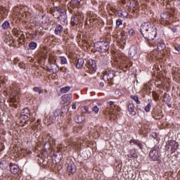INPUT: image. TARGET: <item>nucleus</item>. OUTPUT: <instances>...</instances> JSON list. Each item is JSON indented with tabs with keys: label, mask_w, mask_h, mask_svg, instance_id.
Wrapping results in <instances>:
<instances>
[{
	"label": "nucleus",
	"mask_w": 180,
	"mask_h": 180,
	"mask_svg": "<svg viewBox=\"0 0 180 180\" xmlns=\"http://www.w3.org/2000/svg\"><path fill=\"white\" fill-rule=\"evenodd\" d=\"M140 32L146 40L151 41L157 37V27L150 22L142 23Z\"/></svg>",
	"instance_id": "nucleus-1"
},
{
	"label": "nucleus",
	"mask_w": 180,
	"mask_h": 180,
	"mask_svg": "<svg viewBox=\"0 0 180 180\" xmlns=\"http://www.w3.org/2000/svg\"><path fill=\"white\" fill-rule=\"evenodd\" d=\"M50 13L56 19H60L61 16L65 15V10L61 8L60 6L53 7L51 9Z\"/></svg>",
	"instance_id": "nucleus-2"
},
{
	"label": "nucleus",
	"mask_w": 180,
	"mask_h": 180,
	"mask_svg": "<svg viewBox=\"0 0 180 180\" xmlns=\"http://www.w3.org/2000/svg\"><path fill=\"white\" fill-rule=\"evenodd\" d=\"M109 43L106 41H98L94 44V49L100 53H106L109 50Z\"/></svg>",
	"instance_id": "nucleus-3"
},
{
	"label": "nucleus",
	"mask_w": 180,
	"mask_h": 180,
	"mask_svg": "<svg viewBox=\"0 0 180 180\" xmlns=\"http://www.w3.org/2000/svg\"><path fill=\"white\" fill-rule=\"evenodd\" d=\"M139 8H140V6L139 5V1L136 0H131L129 3V9L131 13H134V18H137V16H139Z\"/></svg>",
	"instance_id": "nucleus-4"
},
{
	"label": "nucleus",
	"mask_w": 180,
	"mask_h": 180,
	"mask_svg": "<svg viewBox=\"0 0 180 180\" xmlns=\"http://www.w3.org/2000/svg\"><path fill=\"white\" fill-rule=\"evenodd\" d=\"M162 22L171 25L174 22V15L169 12H163L160 14Z\"/></svg>",
	"instance_id": "nucleus-5"
},
{
	"label": "nucleus",
	"mask_w": 180,
	"mask_h": 180,
	"mask_svg": "<svg viewBox=\"0 0 180 180\" xmlns=\"http://www.w3.org/2000/svg\"><path fill=\"white\" fill-rule=\"evenodd\" d=\"M84 21V15L79 13H77L75 15H73L71 18L70 23L72 26H76L79 23H82Z\"/></svg>",
	"instance_id": "nucleus-6"
},
{
	"label": "nucleus",
	"mask_w": 180,
	"mask_h": 180,
	"mask_svg": "<svg viewBox=\"0 0 180 180\" xmlns=\"http://www.w3.org/2000/svg\"><path fill=\"white\" fill-rule=\"evenodd\" d=\"M86 68H88L89 74L96 72V61L92 59L89 60L86 64Z\"/></svg>",
	"instance_id": "nucleus-7"
},
{
	"label": "nucleus",
	"mask_w": 180,
	"mask_h": 180,
	"mask_svg": "<svg viewBox=\"0 0 180 180\" xmlns=\"http://www.w3.org/2000/svg\"><path fill=\"white\" fill-rule=\"evenodd\" d=\"M116 72L115 70H105L103 73V81H112L115 77Z\"/></svg>",
	"instance_id": "nucleus-8"
},
{
	"label": "nucleus",
	"mask_w": 180,
	"mask_h": 180,
	"mask_svg": "<svg viewBox=\"0 0 180 180\" xmlns=\"http://www.w3.org/2000/svg\"><path fill=\"white\" fill-rule=\"evenodd\" d=\"M67 171L69 174H72V175H74V174L77 172V166L72 160H70L69 162H68Z\"/></svg>",
	"instance_id": "nucleus-9"
},
{
	"label": "nucleus",
	"mask_w": 180,
	"mask_h": 180,
	"mask_svg": "<svg viewBox=\"0 0 180 180\" xmlns=\"http://www.w3.org/2000/svg\"><path fill=\"white\" fill-rule=\"evenodd\" d=\"M152 116H153V119H155V120H160V119L164 117L162 111L161 110H153L152 112Z\"/></svg>",
	"instance_id": "nucleus-10"
},
{
	"label": "nucleus",
	"mask_w": 180,
	"mask_h": 180,
	"mask_svg": "<svg viewBox=\"0 0 180 180\" xmlns=\"http://www.w3.org/2000/svg\"><path fill=\"white\" fill-rule=\"evenodd\" d=\"M62 101L64 103H68L70 105L71 102H72V94H66L62 96L61 97Z\"/></svg>",
	"instance_id": "nucleus-11"
},
{
	"label": "nucleus",
	"mask_w": 180,
	"mask_h": 180,
	"mask_svg": "<svg viewBox=\"0 0 180 180\" xmlns=\"http://www.w3.org/2000/svg\"><path fill=\"white\" fill-rule=\"evenodd\" d=\"M149 155L153 161H157L158 160V158H160V155H158V149H152L150 151Z\"/></svg>",
	"instance_id": "nucleus-12"
},
{
	"label": "nucleus",
	"mask_w": 180,
	"mask_h": 180,
	"mask_svg": "<svg viewBox=\"0 0 180 180\" xmlns=\"http://www.w3.org/2000/svg\"><path fill=\"white\" fill-rule=\"evenodd\" d=\"M52 158L56 162V164H58V162H60L61 160H63V153L60 151L54 153Z\"/></svg>",
	"instance_id": "nucleus-13"
},
{
	"label": "nucleus",
	"mask_w": 180,
	"mask_h": 180,
	"mask_svg": "<svg viewBox=\"0 0 180 180\" xmlns=\"http://www.w3.org/2000/svg\"><path fill=\"white\" fill-rule=\"evenodd\" d=\"M48 70L53 74H57L59 71L58 65L56 63H51L48 67Z\"/></svg>",
	"instance_id": "nucleus-14"
},
{
	"label": "nucleus",
	"mask_w": 180,
	"mask_h": 180,
	"mask_svg": "<svg viewBox=\"0 0 180 180\" xmlns=\"http://www.w3.org/2000/svg\"><path fill=\"white\" fill-rule=\"evenodd\" d=\"M179 147V143H178V142H176V141H170V151H171V154H172V153H175V151H176V150H178Z\"/></svg>",
	"instance_id": "nucleus-15"
},
{
	"label": "nucleus",
	"mask_w": 180,
	"mask_h": 180,
	"mask_svg": "<svg viewBox=\"0 0 180 180\" xmlns=\"http://www.w3.org/2000/svg\"><path fill=\"white\" fill-rule=\"evenodd\" d=\"M21 117L22 119H29L30 117V110L27 108H25L21 110Z\"/></svg>",
	"instance_id": "nucleus-16"
},
{
	"label": "nucleus",
	"mask_w": 180,
	"mask_h": 180,
	"mask_svg": "<svg viewBox=\"0 0 180 180\" xmlns=\"http://www.w3.org/2000/svg\"><path fill=\"white\" fill-rule=\"evenodd\" d=\"M10 167L11 174L16 175V174L19 173V166L18 165H11Z\"/></svg>",
	"instance_id": "nucleus-17"
},
{
	"label": "nucleus",
	"mask_w": 180,
	"mask_h": 180,
	"mask_svg": "<svg viewBox=\"0 0 180 180\" xmlns=\"http://www.w3.org/2000/svg\"><path fill=\"white\" fill-rule=\"evenodd\" d=\"M128 110L131 116H136V107H134V104L129 103L128 105Z\"/></svg>",
	"instance_id": "nucleus-18"
},
{
	"label": "nucleus",
	"mask_w": 180,
	"mask_h": 180,
	"mask_svg": "<svg viewBox=\"0 0 180 180\" xmlns=\"http://www.w3.org/2000/svg\"><path fill=\"white\" fill-rule=\"evenodd\" d=\"M129 144H134L135 146H137L140 150H143V143L139 140L131 139L129 141Z\"/></svg>",
	"instance_id": "nucleus-19"
},
{
	"label": "nucleus",
	"mask_w": 180,
	"mask_h": 180,
	"mask_svg": "<svg viewBox=\"0 0 180 180\" xmlns=\"http://www.w3.org/2000/svg\"><path fill=\"white\" fill-rule=\"evenodd\" d=\"M129 57H134L137 54V47L132 46L130 47L129 51Z\"/></svg>",
	"instance_id": "nucleus-20"
},
{
	"label": "nucleus",
	"mask_w": 180,
	"mask_h": 180,
	"mask_svg": "<svg viewBox=\"0 0 180 180\" xmlns=\"http://www.w3.org/2000/svg\"><path fill=\"white\" fill-rule=\"evenodd\" d=\"M82 0H71L70 6L74 9L75 8H78L81 5V1Z\"/></svg>",
	"instance_id": "nucleus-21"
},
{
	"label": "nucleus",
	"mask_w": 180,
	"mask_h": 180,
	"mask_svg": "<svg viewBox=\"0 0 180 180\" xmlns=\"http://www.w3.org/2000/svg\"><path fill=\"white\" fill-rule=\"evenodd\" d=\"M63 25L58 24L55 29V34L60 36L61 34V33L63 32Z\"/></svg>",
	"instance_id": "nucleus-22"
},
{
	"label": "nucleus",
	"mask_w": 180,
	"mask_h": 180,
	"mask_svg": "<svg viewBox=\"0 0 180 180\" xmlns=\"http://www.w3.org/2000/svg\"><path fill=\"white\" fill-rule=\"evenodd\" d=\"M75 120L76 123L80 124V123H84V120H85V116L80 115H77L75 117Z\"/></svg>",
	"instance_id": "nucleus-23"
},
{
	"label": "nucleus",
	"mask_w": 180,
	"mask_h": 180,
	"mask_svg": "<svg viewBox=\"0 0 180 180\" xmlns=\"http://www.w3.org/2000/svg\"><path fill=\"white\" fill-rule=\"evenodd\" d=\"M42 140L45 143L44 146V150H50L51 148V143L49 141H46V136H43Z\"/></svg>",
	"instance_id": "nucleus-24"
},
{
	"label": "nucleus",
	"mask_w": 180,
	"mask_h": 180,
	"mask_svg": "<svg viewBox=\"0 0 180 180\" xmlns=\"http://www.w3.org/2000/svg\"><path fill=\"white\" fill-rule=\"evenodd\" d=\"M166 46L164 43H158L157 44V50L153 51V52L155 51H162L165 49Z\"/></svg>",
	"instance_id": "nucleus-25"
},
{
	"label": "nucleus",
	"mask_w": 180,
	"mask_h": 180,
	"mask_svg": "<svg viewBox=\"0 0 180 180\" xmlns=\"http://www.w3.org/2000/svg\"><path fill=\"white\" fill-rule=\"evenodd\" d=\"M84 58H79L76 63V68H81L82 67V65H84Z\"/></svg>",
	"instance_id": "nucleus-26"
},
{
	"label": "nucleus",
	"mask_w": 180,
	"mask_h": 180,
	"mask_svg": "<svg viewBox=\"0 0 180 180\" xmlns=\"http://www.w3.org/2000/svg\"><path fill=\"white\" fill-rule=\"evenodd\" d=\"M127 157L128 158H138L139 156L137 155L136 150H131Z\"/></svg>",
	"instance_id": "nucleus-27"
},
{
	"label": "nucleus",
	"mask_w": 180,
	"mask_h": 180,
	"mask_svg": "<svg viewBox=\"0 0 180 180\" xmlns=\"http://www.w3.org/2000/svg\"><path fill=\"white\" fill-rule=\"evenodd\" d=\"M29 49L30 50H35L37 48V43L34 41H31L28 45Z\"/></svg>",
	"instance_id": "nucleus-28"
},
{
	"label": "nucleus",
	"mask_w": 180,
	"mask_h": 180,
	"mask_svg": "<svg viewBox=\"0 0 180 180\" xmlns=\"http://www.w3.org/2000/svg\"><path fill=\"white\" fill-rule=\"evenodd\" d=\"M12 33H13V35L15 36V37H18L20 33H22V31L16 29V28H13L12 30Z\"/></svg>",
	"instance_id": "nucleus-29"
},
{
	"label": "nucleus",
	"mask_w": 180,
	"mask_h": 180,
	"mask_svg": "<svg viewBox=\"0 0 180 180\" xmlns=\"http://www.w3.org/2000/svg\"><path fill=\"white\" fill-rule=\"evenodd\" d=\"M11 27V24L9 23V21H5L3 24H2V28L4 30H8V29H9Z\"/></svg>",
	"instance_id": "nucleus-30"
},
{
	"label": "nucleus",
	"mask_w": 180,
	"mask_h": 180,
	"mask_svg": "<svg viewBox=\"0 0 180 180\" xmlns=\"http://www.w3.org/2000/svg\"><path fill=\"white\" fill-rule=\"evenodd\" d=\"M71 89V86H67L60 89L61 94H67Z\"/></svg>",
	"instance_id": "nucleus-31"
},
{
	"label": "nucleus",
	"mask_w": 180,
	"mask_h": 180,
	"mask_svg": "<svg viewBox=\"0 0 180 180\" xmlns=\"http://www.w3.org/2000/svg\"><path fill=\"white\" fill-rule=\"evenodd\" d=\"M130 98L136 102V105H140V103H141V102H140V101L139 100V96L136 95H131Z\"/></svg>",
	"instance_id": "nucleus-32"
},
{
	"label": "nucleus",
	"mask_w": 180,
	"mask_h": 180,
	"mask_svg": "<svg viewBox=\"0 0 180 180\" xmlns=\"http://www.w3.org/2000/svg\"><path fill=\"white\" fill-rule=\"evenodd\" d=\"M33 91L34 92L39 93V94H43V92H44V91L41 89V87H37V86L34 87Z\"/></svg>",
	"instance_id": "nucleus-33"
},
{
	"label": "nucleus",
	"mask_w": 180,
	"mask_h": 180,
	"mask_svg": "<svg viewBox=\"0 0 180 180\" xmlns=\"http://www.w3.org/2000/svg\"><path fill=\"white\" fill-rule=\"evenodd\" d=\"M82 110L84 113H86V114H91V111H89V108L86 107V106H83L82 107Z\"/></svg>",
	"instance_id": "nucleus-34"
},
{
	"label": "nucleus",
	"mask_w": 180,
	"mask_h": 180,
	"mask_svg": "<svg viewBox=\"0 0 180 180\" xmlns=\"http://www.w3.org/2000/svg\"><path fill=\"white\" fill-rule=\"evenodd\" d=\"M152 95L153 96L154 101H155L156 102L157 101H158V99H160V95L157 94L156 91H153Z\"/></svg>",
	"instance_id": "nucleus-35"
},
{
	"label": "nucleus",
	"mask_w": 180,
	"mask_h": 180,
	"mask_svg": "<svg viewBox=\"0 0 180 180\" xmlns=\"http://www.w3.org/2000/svg\"><path fill=\"white\" fill-rule=\"evenodd\" d=\"M59 58L60 60V64L62 65L67 64V58L64 56H60Z\"/></svg>",
	"instance_id": "nucleus-36"
},
{
	"label": "nucleus",
	"mask_w": 180,
	"mask_h": 180,
	"mask_svg": "<svg viewBox=\"0 0 180 180\" xmlns=\"http://www.w3.org/2000/svg\"><path fill=\"white\" fill-rule=\"evenodd\" d=\"M108 9L110 11V12H112V13H116V12H117V10H116V8L113 6L110 5L108 6Z\"/></svg>",
	"instance_id": "nucleus-37"
},
{
	"label": "nucleus",
	"mask_w": 180,
	"mask_h": 180,
	"mask_svg": "<svg viewBox=\"0 0 180 180\" xmlns=\"http://www.w3.org/2000/svg\"><path fill=\"white\" fill-rule=\"evenodd\" d=\"M123 25V20L122 19H118L116 20V27H120Z\"/></svg>",
	"instance_id": "nucleus-38"
},
{
	"label": "nucleus",
	"mask_w": 180,
	"mask_h": 180,
	"mask_svg": "<svg viewBox=\"0 0 180 180\" xmlns=\"http://www.w3.org/2000/svg\"><path fill=\"white\" fill-rule=\"evenodd\" d=\"M2 13H4V15H8V13H6V7H0V15H2Z\"/></svg>",
	"instance_id": "nucleus-39"
},
{
	"label": "nucleus",
	"mask_w": 180,
	"mask_h": 180,
	"mask_svg": "<svg viewBox=\"0 0 180 180\" xmlns=\"http://www.w3.org/2000/svg\"><path fill=\"white\" fill-rule=\"evenodd\" d=\"M56 119V117L55 116H49V123L48 124H51V123H54V120Z\"/></svg>",
	"instance_id": "nucleus-40"
},
{
	"label": "nucleus",
	"mask_w": 180,
	"mask_h": 180,
	"mask_svg": "<svg viewBox=\"0 0 180 180\" xmlns=\"http://www.w3.org/2000/svg\"><path fill=\"white\" fill-rule=\"evenodd\" d=\"M20 15L22 18H27V16H29V12L28 11H25V12H22V13H20Z\"/></svg>",
	"instance_id": "nucleus-41"
},
{
	"label": "nucleus",
	"mask_w": 180,
	"mask_h": 180,
	"mask_svg": "<svg viewBox=\"0 0 180 180\" xmlns=\"http://www.w3.org/2000/svg\"><path fill=\"white\" fill-rule=\"evenodd\" d=\"M151 103H149L146 107H145V111L146 112H150V109H151Z\"/></svg>",
	"instance_id": "nucleus-42"
},
{
	"label": "nucleus",
	"mask_w": 180,
	"mask_h": 180,
	"mask_svg": "<svg viewBox=\"0 0 180 180\" xmlns=\"http://www.w3.org/2000/svg\"><path fill=\"white\" fill-rule=\"evenodd\" d=\"M42 165H44L45 167H47V165H49V158H44V162H42Z\"/></svg>",
	"instance_id": "nucleus-43"
},
{
	"label": "nucleus",
	"mask_w": 180,
	"mask_h": 180,
	"mask_svg": "<svg viewBox=\"0 0 180 180\" xmlns=\"http://www.w3.org/2000/svg\"><path fill=\"white\" fill-rule=\"evenodd\" d=\"M93 112H95V113H99V107L98 105H95L92 108Z\"/></svg>",
	"instance_id": "nucleus-44"
},
{
	"label": "nucleus",
	"mask_w": 180,
	"mask_h": 180,
	"mask_svg": "<svg viewBox=\"0 0 180 180\" xmlns=\"http://www.w3.org/2000/svg\"><path fill=\"white\" fill-rule=\"evenodd\" d=\"M44 160V158H40V157H39L37 160L38 163L40 164L41 165H43Z\"/></svg>",
	"instance_id": "nucleus-45"
},
{
	"label": "nucleus",
	"mask_w": 180,
	"mask_h": 180,
	"mask_svg": "<svg viewBox=\"0 0 180 180\" xmlns=\"http://www.w3.org/2000/svg\"><path fill=\"white\" fill-rule=\"evenodd\" d=\"M10 101L11 103H16V102H18V99L16 98V96L11 98Z\"/></svg>",
	"instance_id": "nucleus-46"
},
{
	"label": "nucleus",
	"mask_w": 180,
	"mask_h": 180,
	"mask_svg": "<svg viewBox=\"0 0 180 180\" xmlns=\"http://www.w3.org/2000/svg\"><path fill=\"white\" fill-rule=\"evenodd\" d=\"M60 116V110H57L56 111L54 112V116L55 117H58Z\"/></svg>",
	"instance_id": "nucleus-47"
},
{
	"label": "nucleus",
	"mask_w": 180,
	"mask_h": 180,
	"mask_svg": "<svg viewBox=\"0 0 180 180\" xmlns=\"http://www.w3.org/2000/svg\"><path fill=\"white\" fill-rule=\"evenodd\" d=\"M134 33H136V32H134V30L130 29V30H129V36H133V35L134 34Z\"/></svg>",
	"instance_id": "nucleus-48"
},
{
	"label": "nucleus",
	"mask_w": 180,
	"mask_h": 180,
	"mask_svg": "<svg viewBox=\"0 0 180 180\" xmlns=\"http://www.w3.org/2000/svg\"><path fill=\"white\" fill-rule=\"evenodd\" d=\"M115 95H117V96H120L122 95V90H116L115 91Z\"/></svg>",
	"instance_id": "nucleus-49"
},
{
	"label": "nucleus",
	"mask_w": 180,
	"mask_h": 180,
	"mask_svg": "<svg viewBox=\"0 0 180 180\" xmlns=\"http://www.w3.org/2000/svg\"><path fill=\"white\" fill-rule=\"evenodd\" d=\"M19 41H23V40H25V34H22L20 37V38L18 39Z\"/></svg>",
	"instance_id": "nucleus-50"
},
{
	"label": "nucleus",
	"mask_w": 180,
	"mask_h": 180,
	"mask_svg": "<svg viewBox=\"0 0 180 180\" xmlns=\"http://www.w3.org/2000/svg\"><path fill=\"white\" fill-rule=\"evenodd\" d=\"M169 148H171L170 142H169V143L167 144L165 146L166 151H168V150H169Z\"/></svg>",
	"instance_id": "nucleus-51"
},
{
	"label": "nucleus",
	"mask_w": 180,
	"mask_h": 180,
	"mask_svg": "<svg viewBox=\"0 0 180 180\" xmlns=\"http://www.w3.org/2000/svg\"><path fill=\"white\" fill-rule=\"evenodd\" d=\"M148 88H150L148 85H145L143 87V92H147L148 91Z\"/></svg>",
	"instance_id": "nucleus-52"
},
{
	"label": "nucleus",
	"mask_w": 180,
	"mask_h": 180,
	"mask_svg": "<svg viewBox=\"0 0 180 180\" xmlns=\"http://www.w3.org/2000/svg\"><path fill=\"white\" fill-rule=\"evenodd\" d=\"M70 146H71V147H73V148H77V143H70Z\"/></svg>",
	"instance_id": "nucleus-53"
},
{
	"label": "nucleus",
	"mask_w": 180,
	"mask_h": 180,
	"mask_svg": "<svg viewBox=\"0 0 180 180\" xmlns=\"http://www.w3.org/2000/svg\"><path fill=\"white\" fill-rule=\"evenodd\" d=\"M72 108L73 110L77 109V104H76L75 103H72Z\"/></svg>",
	"instance_id": "nucleus-54"
},
{
	"label": "nucleus",
	"mask_w": 180,
	"mask_h": 180,
	"mask_svg": "<svg viewBox=\"0 0 180 180\" xmlns=\"http://www.w3.org/2000/svg\"><path fill=\"white\" fill-rule=\"evenodd\" d=\"M175 50H176V51H179V53H180V45L175 46Z\"/></svg>",
	"instance_id": "nucleus-55"
},
{
	"label": "nucleus",
	"mask_w": 180,
	"mask_h": 180,
	"mask_svg": "<svg viewBox=\"0 0 180 180\" xmlns=\"http://www.w3.org/2000/svg\"><path fill=\"white\" fill-rule=\"evenodd\" d=\"M127 1L129 0H121V3L122 4V5H126Z\"/></svg>",
	"instance_id": "nucleus-56"
},
{
	"label": "nucleus",
	"mask_w": 180,
	"mask_h": 180,
	"mask_svg": "<svg viewBox=\"0 0 180 180\" xmlns=\"http://www.w3.org/2000/svg\"><path fill=\"white\" fill-rule=\"evenodd\" d=\"M108 105H109L110 106H113V105H115V102H113V101H110V102H108Z\"/></svg>",
	"instance_id": "nucleus-57"
},
{
	"label": "nucleus",
	"mask_w": 180,
	"mask_h": 180,
	"mask_svg": "<svg viewBox=\"0 0 180 180\" xmlns=\"http://www.w3.org/2000/svg\"><path fill=\"white\" fill-rule=\"evenodd\" d=\"M105 86V84L103 82L100 83V86Z\"/></svg>",
	"instance_id": "nucleus-58"
},
{
	"label": "nucleus",
	"mask_w": 180,
	"mask_h": 180,
	"mask_svg": "<svg viewBox=\"0 0 180 180\" xmlns=\"http://www.w3.org/2000/svg\"><path fill=\"white\" fill-rule=\"evenodd\" d=\"M3 165L4 164L2 162H0V168H4Z\"/></svg>",
	"instance_id": "nucleus-59"
},
{
	"label": "nucleus",
	"mask_w": 180,
	"mask_h": 180,
	"mask_svg": "<svg viewBox=\"0 0 180 180\" xmlns=\"http://www.w3.org/2000/svg\"><path fill=\"white\" fill-rule=\"evenodd\" d=\"M14 108H18V105H16V104H14Z\"/></svg>",
	"instance_id": "nucleus-60"
},
{
	"label": "nucleus",
	"mask_w": 180,
	"mask_h": 180,
	"mask_svg": "<svg viewBox=\"0 0 180 180\" xmlns=\"http://www.w3.org/2000/svg\"><path fill=\"white\" fill-rule=\"evenodd\" d=\"M157 1H158L159 2H162V0H157Z\"/></svg>",
	"instance_id": "nucleus-61"
},
{
	"label": "nucleus",
	"mask_w": 180,
	"mask_h": 180,
	"mask_svg": "<svg viewBox=\"0 0 180 180\" xmlns=\"http://www.w3.org/2000/svg\"><path fill=\"white\" fill-rule=\"evenodd\" d=\"M109 113H112V111H110Z\"/></svg>",
	"instance_id": "nucleus-62"
},
{
	"label": "nucleus",
	"mask_w": 180,
	"mask_h": 180,
	"mask_svg": "<svg viewBox=\"0 0 180 180\" xmlns=\"http://www.w3.org/2000/svg\"><path fill=\"white\" fill-rule=\"evenodd\" d=\"M0 103H1V98H0Z\"/></svg>",
	"instance_id": "nucleus-63"
}]
</instances>
